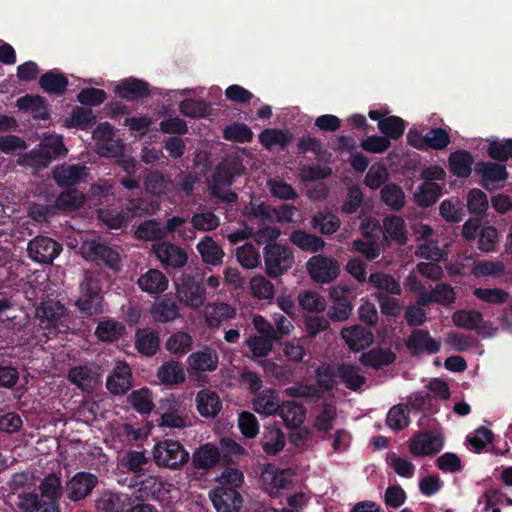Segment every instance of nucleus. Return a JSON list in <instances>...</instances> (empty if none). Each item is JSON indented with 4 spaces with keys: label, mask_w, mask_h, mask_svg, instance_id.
Wrapping results in <instances>:
<instances>
[{
    "label": "nucleus",
    "mask_w": 512,
    "mask_h": 512,
    "mask_svg": "<svg viewBox=\"0 0 512 512\" xmlns=\"http://www.w3.org/2000/svg\"><path fill=\"white\" fill-rule=\"evenodd\" d=\"M246 168L242 160L238 157H229L219 162L212 175L209 183V192L211 197L223 203H236L238 201V194L230 189L236 180L244 174Z\"/></svg>",
    "instance_id": "nucleus-1"
},
{
    "label": "nucleus",
    "mask_w": 512,
    "mask_h": 512,
    "mask_svg": "<svg viewBox=\"0 0 512 512\" xmlns=\"http://www.w3.org/2000/svg\"><path fill=\"white\" fill-rule=\"evenodd\" d=\"M80 249L83 257L97 266L115 273L121 270V256L118 250L101 238L85 241Z\"/></svg>",
    "instance_id": "nucleus-2"
},
{
    "label": "nucleus",
    "mask_w": 512,
    "mask_h": 512,
    "mask_svg": "<svg viewBox=\"0 0 512 512\" xmlns=\"http://www.w3.org/2000/svg\"><path fill=\"white\" fill-rule=\"evenodd\" d=\"M153 459L158 467L179 470L190 460V453L177 440L164 439L157 442L152 450Z\"/></svg>",
    "instance_id": "nucleus-3"
},
{
    "label": "nucleus",
    "mask_w": 512,
    "mask_h": 512,
    "mask_svg": "<svg viewBox=\"0 0 512 512\" xmlns=\"http://www.w3.org/2000/svg\"><path fill=\"white\" fill-rule=\"evenodd\" d=\"M35 316L39 320V327L43 329L44 336L49 339L68 328L65 323L67 309L60 302L41 303L36 308Z\"/></svg>",
    "instance_id": "nucleus-4"
},
{
    "label": "nucleus",
    "mask_w": 512,
    "mask_h": 512,
    "mask_svg": "<svg viewBox=\"0 0 512 512\" xmlns=\"http://www.w3.org/2000/svg\"><path fill=\"white\" fill-rule=\"evenodd\" d=\"M263 257L266 273L271 278L283 275L294 264L292 250L278 243L267 244L263 250Z\"/></svg>",
    "instance_id": "nucleus-5"
},
{
    "label": "nucleus",
    "mask_w": 512,
    "mask_h": 512,
    "mask_svg": "<svg viewBox=\"0 0 512 512\" xmlns=\"http://www.w3.org/2000/svg\"><path fill=\"white\" fill-rule=\"evenodd\" d=\"M178 300L191 309H198L206 300V289L201 280L190 274H182L180 282L176 284Z\"/></svg>",
    "instance_id": "nucleus-6"
},
{
    "label": "nucleus",
    "mask_w": 512,
    "mask_h": 512,
    "mask_svg": "<svg viewBox=\"0 0 512 512\" xmlns=\"http://www.w3.org/2000/svg\"><path fill=\"white\" fill-rule=\"evenodd\" d=\"M307 271L316 283L329 284L339 276L340 263L332 256L318 254L308 260Z\"/></svg>",
    "instance_id": "nucleus-7"
},
{
    "label": "nucleus",
    "mask_w": 512,
    "mask_h": 512,
    "mask_svg": "<svg viewBox=\"0 0 512 512\" xmlns=\"http://www.w3.org/2000/svg\"><path fill=\"white\" fill-rule=\"evenodd\" d=\"M81 295L75 306L85 316L97 315L103 312V296L97 280L85 278L80 285Z\"/></svg>",
    "instance_id": "nucleus-8"
},
{
    "label": "nucleus",
    "mask_w": 512,
    "mask_h": 512,
    "mask_svg": "<svg viewBox=\"0 0 512 512\" xmlns=\"http://www.w3.org/2000/svg\"><path fill=\"white\" fill-rule=\"evenodd\" d=\"M62 250L60 243L47 236L35 237L29 241L27 247L29 257L42 264H51Z\"/></svg>",
    "instance_id": "nucleus-9"
},
{
    "label": "nucleus",
    "mask_w": 512,
    "mask_h": 512,
    "mask_svg": "<svg viewBox=\"0 0 512 512\" xmlns=\"http://www.w3.org/2000/svg\"><path fill=\"white\" fill-rule=\"evenodd\" d=\"M475 172L481 176L480 185L488 191L501 188L496 183L504 182L509 177L506 166L498 161H479L475 165Z\"/></svg>",
    "instance_id": "nucleus-10"
},
{
    "label": "nucleus",
    "mask_w": 512,
    "mask_h": 512,
    "mask_svg": "<svg viewBox=\"0 0 512 512\" xmlns=\"http://www.w3.org/2000/svg\"><path fill=\"white\" fill-rule=\"evenodd\" d=\"M132 379V370L128 363L118 361L107 376L106 388L113 395H125L132 387Z\"/></svg>",
    "instance_id": "nucleus-11"
},
{
    "label": "nucleus",
    "mask_w": 512,
    "mask_h": 512,
    "mask_svg": "<svg viewBox=\"0 0 512 512\" xmlns=\"http://www.w3.org/2000/svg\"><path fill=\"white\" fill-rule=\"evenodd\" d=\"M210 499L217 512H239L243 504L239 491L226 486L211 490Z\"/></svg>",
    "instance_id": "nucleus-12"
},
{
    "label": "nucleus",
    "mask_w": 512,
    "mask_h": 512,
    "mask_svg": "<svg viewBox=\"0 0 512 512\" xmlns=\"http://www.w3.org/2000/svg\"><path fill=\"white\" fill-rule=\"evenodd\" d=\"M153 251L165 268H182L186 265L188 260L187 253L184 249L169 242L157 243Z\"/></svg>",
    "instance_id": "nucleus-13"
},
{
    "label": "nucleus",
    "mask_w": 512,
    "mask_h": 512,
    "mask_svg": "<svg viewBox=\"0 0 512 512\" xmlns=\"http://www.w3.org/2000/svg\"><path fill=\"white\" fill-rule=\"evenodd\" d=\"M406 347L415 357L422 354H435L439 352L441 344L431 337L428 330L414 329L406 340Z\"/></svg>",
    "instance_id": "nucleus-14"
},
{
    "label": "nucleus",
    "mask_w": 512,
    "mask_h": 512,
    "mask_svg": "<svg viewBox=\"0 0 512 512\" xmlns=\"http://www.w3.org/2000/svg\"><path fill=\"white\" fill-rule=\"evenodd\" d=\"M340 335L353 352L364 350L374 342V334L371 329L360 324L342 328Z\"/></svg>",
    "instance_id": "nucleus-15"
},
{
    "label": "nucleus",
    "mask_w": 512,
    "mask_h": 512,
    "mask_svg": "<svg viewBox=\"0 0 512 512\" xmlns=\"http://www.w3.org/2000/svg\"><path fill=\"white\" fill-rule=\"evenodd\" d=\"M136 501L127 493L104 491L96 500L100 512H129Z\"/></svg>",
    "instance_id": "nucleus-16"
},
{
    "label": "nucleus",
    "mask_w": 512,
    "mask_h": 512,
    "mask_svg": "<svg viewBox=\"0 0 512 512\" xmlns=\"http://www.w3.org/2000/svg\"><path fill=\"white\" fill-rule=\"evenodd\" d=\"M443 445V437L440 434L426 431L412 438L410 452L416 457L436 455Z\"/></svg>",
    "instance_id": "nucleus-17"
},
{
    "label": "nucleus",
    "mask_w": 512,
    "mask_h": 512,
    "mask_svg": "<svg viewBox=\"0 0 512 512\" xmlns=\"http://www.w3.org/2000/svg\"><path fill=\"white\" fill-rule=\"evenodd\" d=\"M98 484L96 475L80 471L77 472L67 483L69 498L72 501H79L86 498Z\"/></svg>",
    "instance_id": "nucleus-18"
},
{
    "label": "nucleus",
    "mask_w": 512,
    "mask_h": 512,
    "mask_svg": "<svg viewBox=\"0 0 512 512\" xmlns=\"http://www.w3.org/2000/svg\"><path fill=\"white\" fill-rule=\"evenodd\" d=\"M150 314L156 323H169L181 317L180 308L176 299L164 295L151 306Z\"/></svg>",
    "instance_id": "nucleus-19"
},
{
    "label": "nucleus",
    "mask_w": 512,
    "mask_h": 512,
    "mask_svg": "<svg viewBox=\"0 0 512 512\" xmlns=\"http://www.w3.org/2000/svg\"><path fill=\"white\" fill-rule=\"evenodd\" d=\"M191 459L195 469L205 472L222 463L220 449L211 443L201 445L194 451Z\"/></svg>",
    "instance_id": "nucleus-20"
},
{
    "label": "nucleus",
    "mask_w": 512,
    "mask_h": 512,
    "mask_svg": "<svg viewBox=\"0 0 512 512\" xmlns=\"http://www.w3.org/2000/svg\"><path fill=\"white\" fill-rule=\"evenodd\" d=\"M115 94L128 101H137L150 96L149 84L138 78L122 80L114 89Z\"/></svg>",
    "instance_id": "nucleus-21"
},
{
    "label": "nucleus",
    "mask_w": 512,
    "mask_h": 512,
    "mask_svg": "<svg viewBox=\"0 0 512 512\" xmlns=\"http://www.w3.org/2000/svg\"><path fill=\"white\" fill-rule=\"evenodd\" d=\"M87 175V167L79 164L58 166L53 171V179L61 188L77 185Z\"/></svg>",
    "instance_id": "nucleus-22"
},
{
    "label": "nucleus",
    "mask_w": 512,
    "mask_h": 512,
    "mask_svg": "<svg viewBox=\"0 0 512 512\" xmlns=\"http://www.w3.org/2000/svg\"><path fill=\"white\" fill-rule=\"evenodd\" d=\"M281 403L279 392L273 388L263 389L252 401L254 411L265 416L277 414Z\"/></svg>",
    "instance_id": "nucleus-23"
},
{
    "label": "nucleus",
    "mask_w": 512,
    "mask_h": 512,
    "mask_svg": "<svg viewBox=\"0 0 512 512\" xmlns=\"http://www.w3.org/2000/svg\"><path fill=\"white\" fill-rule=\"evenodd\" d=\"M160 347L159 333L152 328H138L135 333V348L146 357L154 356Z\"/></svg>",
    "instance_id": "nucleus-24"
},
{
    "label": "nucleus",
    "mask_w": 512,
    "mask_h": 512,
    "mask_svg": "<svg viewBox=\"0 0 512 512\" xmlns=\"http://www.w3.org/2000/svg\"><path fill=\"white\" fill-rule=\"evenodd\" d=\"M287 428L300 427L306 418V408L296 401H283L277 413Z\"/></svg>",
    "instance_id": "nucleus-25"
},
{
    "label": "nucleus",
    "mask_w": 512,
    "mask_h": 512,
    "mask_svg": "<svg viewBox=\"0 0 512 512\" xmlns=\"http://www.w3.org/2000/svg\"><path fill=\"white\" fill-rule=\"evenodd\" d=\"M473 164L472 154L464 149L456 150L448 157L449 170L458 178H468L472 173Z\"/></svg>",
    "instance_id": "nucleus-26"
},
{
    "label": "nucleus",
    "mask_w": 512,
    "mask_h": 512,
    "mask_svg": "<svg viewBox=\"0 0 512 512\" xmlns=\"http://www.w3.org/2000/svg\"><path fill=\"white\" fill-rule=\"evenodd\" d=\"M138 287L148 294H160L168 287L167 277L158 269H149L137 280Z\"/></svg>",
    "instance_id": "nucleus-27"
},
{
    "label": "nucleus",
    "mask_w": 512,
    "mask_h": 512,
    "mask_svg": "<svg viewBox=\"0 0 512 512\" xmlns=\"http://www.w3.org/2000/svg\"><path fill=\"white\" fill-rule=\"evenodd\" d=\"M196 406L202 417L214 418L221 411L222 402L216 392L200 390L196 395Z\"/></svg>",
    "instance_id": "nucleus-28"
},
{
    "label": "nucleus",
    "mask_w": 512,
    "mask_h": 512,
    "mask_svg": "<svg viewBox=\"0 0 512 512\" xmlns=\"http://www.w3.org/2000/svg\"><path fill=\"white\" fill-rule=\"evenodd\" d=\"M19 508L23 512H60L59 504L50 502V499L43 498L38 494L26 493L20 495Z\"/></svg>",
    "instance_id": "nucleus-29"
},
{
    "label": "nucleus",
    "mask_w": 512,
    "mask_h": 512,
    "mask_svg": "<svg viewBox=\"0 0 512 512\" xmlns=\"http://www.w3.org/2000/svg\"><path fill=\"white\" fill-rule=\"evenodd\" d=\"M156 376L161 384L167 386L179 385L186 380V373L182 364L173 360L164 362L157 369Z\"/></svg>",
    "instance_id": "nucleus-30"
},
{
    "label": "nucleus",
    "mask_w": 512,
    "mask_h": 512,
    "mask_svg": "<svg viewBox=\"0 0 512 512\" xmlns=\"http://www.w3.org/2000/svg\"><path fill=\"white\" fill-rule=\"evenodd\" d=\"M396 360L395 353L389 348H381L376 347L368 352L362 353L360 356V362L366 366L373 369H381L383 367L389 366L394 363Z\"/></svg>",
    "instance_id": "nucleus-31"
},
{
    "label": "nucleus",
    "mask_w": 512,
    "mask_h": 512,
    "mask_svg": "<svg viewBox=\"0 0 512 512\" xmlns=\"http://www.w3.org/2000/svg\"><path fill=\"white\" fill-rule=\"evenodd\" d=\"M68 78L55 70H49L43 73L39 79L41 89L51 95L61 96L68 87Z\"/></svg>",
    "instance_id": "nucleus-32"
},
{
    "label": "nucleus",
    "mask_w": 512,
    "mask_h": 512,
    "mask_svg": "<svg viewBox=\"0 0 512 512\" xmlns=\"http://www.w3.org/2000/svg\"><path fill=\"white\" fill-rule=\"evenodd\" d=\"M190 367L200 372H211L217 368L218 355L216 351L210 347H206L201 351L193 352L188 357Z\"/></svg>",
    "instance_id": "nucleus-33"
},
{
    "label": "nucleus",
    "mask_w": 512,
    "mask_h": 512,
    "mask_svg": "<svg viewBox=\"0 0 512 512\" xmlns=\"http://www.w3.org/2000/svg\"><path fill=\"white\" fill-rule=\"evenodd\" d=\"M96 124V116L89 108L76 106L72 109L71 114L64 121L67 128H76L87 131Z\"/></svg>",
    "instance_id": "nucleus-34"
},
{
    "label": "nucleus",
    "mask_w": 512,
    "mask_h": 512,
    "mask_svg": "<svg viewBox=\"0 0 512 512\" xmlns=\"http://www.w3.org/2000/svg\"><path fill=\"white\" fill-rule=\"evenodd\" d=\"M17 106L20 110L31 111L35 119L47 120L49 118L48 105L43 96L25 95L17 100Z\"/></svg>",
    "instance_id": "nucleus-35"
},
{
    "label": "nucleus",
    "mask_w": 512,
    "mask_h": 512,
    "mask_svg": "<svg viewBox=\"0 0 512 512\" xmlns=\"http://www.w3.org/2000/svg\"><path fill=\"white\" fill-rule=\"evenodd\" d=\"M337 376L352 391H358L366 382L365 376L360 374V368L350 363L339 365Z\"/></svg>",
    "instance_id": "nucleus-36"
},
{
    "label": "nucleus",
    "mask_w": 512,
    "mask_h": 512,
    "mask_svg": "<svg viewBox=\"0 0 512 512\" xmlns=\"http://www.w3.org/2000/svg\"><path fill=\"white\" fill-rule=\"evenodd\" d=\"M442 195V187L435 182H423L414 193L418 206L427 208L434 205Z\"/></svg>",
    "instance_id": "nucleus-37"
},
{
    "label": "nucleus",
    "mask_w": 512,
    "mask_h": 512,
    "mask_svg": "<svg viewBox=\"0 0 512 512\" xmlns=\"http://www.w3.org/2000/svg\"><path fill=\"white\" fill-rule=\"evenodd\" d=\"M290 241L303 251L318 252L325 247V241L321 237L299 229L291 233Z\"/></svg>",
    "instance_id": "nucleus-38"
},
{
    "label": "nucleus",
    "mask_w": 512,
    "mask_h": 512,
    "mask_svg": "<svg viewBox=\"0 0 512 512\" xmlns=\"http://www.w3.org/2000/svg\"><path fill=\"white\" fill-rule=\"evenodd\" d=\"M197 251L201 255L203 262L214 266L219 265L224 256L221 247L210 236H205L197 244Z\"/></svg>",
    "instance_id": "nucleus-39"
},
{
    "label": "nucleus",
    "mask_w": 512,
    "mask_h": 512,
    "mask_svg": "<svg viewBox=\"0 0 512 512\" xmlns=\"http://www.w3.org/2000/svg\"><path fill=\"white\" fill-rule=\"evenodd\" d=\"M127 402L141 415L150 414L155 407L152 393L146 387L132 391L127 397Z\"/></svg>",
    "instance_id": "nucleus-40"
},
{
    "label": "nucleus",
    "mask_w": 512,
    "mask_h": 512,
    "mask_svg": "<svg viewBox=\"0 0 512 512\" xmlns=\"http://www.w3.org/2000/svg\"><path fill=\"white\" fill-rule=\"evenodd\" d=\"M125 332V327L122 323L106 319L98 323L95 335L102 342H114L119 340Z\"/></svg>",
    "instance_id": "nucleus-41"
},
{
    "label": "nucleus",
    "mask_w": 512,
    "mask_h": 512,
    "mask_svg": "<svg viewBox=\"0 0 512 512\" xmlns=\"http://www.w3.org/2000/svg\"><path fill=\"white\" fill-rule=\"evenodd\" d=\"M285 446V436L279 427H266L262 448L268 455H277Z\"/></svg>",
    "instance_id": "nucleus-42"
},
{
    "label": "nucleus",
    "mask_w": 512,
    "mask_h": 512,
    "mask_svg": "<svg viewBox=\"0 0 512 512\" xmlns=\"http://www.w3.org/2000/svg\"><path fill=\"white\" fill-rule=\"evenodd\" d=\"M368 281L380 290L379 292L387 295H400L402 293L400 283L392 275L375 272L370 274Z\"/></svg>",
    "instance_id": "nucleus-43"
},
{
    "label": "nucleus",
    "mask_w": 512,
    "mask_h": 512,
    "mask_svg": "<svg viewBox=\"0 0 512 512\" xmlns=\"http://www.w3.org/2000/svg\"><path fill=\"white\" fill-rule=\"evenodd\" d=\"M311 224L320 233L331 235L340 228L341 221L335 214L319 211L312 217Z\"/></svg>",
    "instance_id": "nucleus-44"
},
{
    "label": "nucleus",
    "mask_w": 512,
    "mask_h": 512,
    "mask_svg": "<svg viewBox=\"0 0 512 512\" xmlns=\"http://www.w3.org/2000/svg\"><path fill=\"white\" fill-rule=\"evenodd\" d=\"M385 233L395 242L404 245L407 242L405 221L402 217L391 215L383 220Z\"/></svg>",
    "instance_id": "nucleus-45"
},
{
    "label": "nucleus",
    "mask_w": 512,
    "mask_h": 512,
    "mask_svg": "<svg viewBox=\"0 0 512 512\" xmlns=\"http://www.w3.org/2000/svg\"><path fill=\"white\" fill-rule=\"evenodd\" d=\"M95 376V371L87 365L73 367L68 372V380L83 390L94 386Z\"/></svg>",
    "instance_id": "nucleus-46"
},
{
    "label": "nucleus",
    "mask_w": 512,
    "mask_h": 512,
    "mask_svg": "<svg viewBox=\"0 0 512 512\" xmlns=\"http://www.w3.org/2000/svg\"><path fill=\"white\" fill-rule=\"evenodd\" d=\"M452 321L457 327L479 331L483 315L477 310H458L453 313Z\"/></svg>",
    "instance_id": "nucleus-47"
},
{
    "label": "nucleus",
    "mask_w": 512,
    "mask_h": 512,
    "mask_svg": "<svg viewBox=\"0 0 512 512\" xmlns=\"http://www.w3.org/2000/svg\"><path fill=\"white\" fill-rule=\"evenodd\" d=\"M170 184V178L158 170L150 171L144 180L145 190L157 196L166 194Z\"/></svg>",
    "instance_id": "nucleus-48"
},
{
    "label": "nucleus",
    "mask_w": 512,
    "mask_h": 512,
    "mask_svg": "<svg viewBox=\"0 0 512 512\" xmlns=\"http://www.w3.org/2000/svg\"><path fill=\"white\" fill-rule=\"evenodd\" d=\"M135 235L145 241H157L165 238V229L156 219H150L140 223Z\"/></svg>",
    "instance_id": "nucleus-49"
},
{
    "label": "nucleus",
    "mask_w": 512,
    "mask_h": 512,
    "mask_svg": "<svg viewBox=\"0 0 512 512\" xmlns=\"http://www.w3.org/2000/svg\"><path fill=\"white\" fill-rule=\"evenodd\" d=\"M381 200L394 211H399L404 207L405 195L400 186L390 183L385 185L381 191Z\"/></svg>",
    "instance_id": "nucleus-50"
},
{
    "label": "nucleus",
    "mask_w": 512,
    "mask_h": 512,
    "mask_svg": "<svg viewBox=\"0 0 512 512\" xmlns=\"http://www.w3.org/2000/svg\"><path fill=\"white\" fill-rule=\"evenodd\" d=\"M405 121L398 116H388L378 123V129L389 140H398L405 131Z\"/></svg>",
    "instance_id": "nucleus-51"
},
{
    "label": "nucleus",
    "mask_w": 512,
    "mask_h": 512,
    "mask_svg": "<svg viewBox=\"0 0 512 512\" xmlns=\"http://www.w3.org/2000/svg\"><path fill=\"white\" fill-rule=\"evenodd\" d=\"M253 136L252 130L240 122L231 123L223 130V138L231 142L249 143L253 140Z\"/></svg>",
    "instance_id": "nucleus-52"
},
{
    "label": "nucleus",
    "mask_w": 512,
    "mask_h": 512,
    "mask_svg": "<svg viewBox=\"0 0 512 512\" xmlns=\"http://www.w3.org/2000/svg\"><path fill=\"white\" fill-rule=\"evenodd\" d=\"M210 104L202 99L188 98L179 104V111L190 118H203L208 114Z\"/></svg>",
    "instance_id": "nucleus-53"
},
{
    "label": "nucleus",
    "mask_w": 512,
    "mask_h": 512,
    "mask_svg": "<svg viewBox=\"0 0 512 512\" xmlns=\"http://www.w3.org/2000/svg\"><path fill=\"white\" fill-rule=\"evenodd\" d=\"M337 412L335 405L324 402L322 410L317 414L314 422V427L319 432H329L336 420Z\"/></svg>",
    "instance_id": "nucleus-54"
},
{
    "label": "nucleus",
    "mask_w": 512,
    "mask_h": 512,
    "mask_svg": "<svg viewBox=\"0 0 512 512\" xmlns=\"http://www.w3.org/2000/svg\"><path fill=\"white\" fill-rule=\"evenodd\" d=\"M39 488L41 492L39 496L50 499V502L59 504V499L61 497V480L56 474L51 473L46 476L41 482Z\"/></svg>",
    "instance_id": "nucleus-55"
},
{
    "label": "nucleus",
    "mask_w": 512,
    "mask_h": 512,
    "mask_svg": "<svg viewBox=\"0 0 512 512\" xmlns=\"http://www.w3.org/2000/svg\"><path fill=\"white\" fill-rule=\"evenodd\" d=\"M239 264L246 269H253L260 263V253L252 243H245L236 249Z\"/></svg>",
    "instance_id": "nucleus-56"
},
{
    "label": "nucleus",
    "mask_w": 512,
    "mask_h": 512,
    "mask_svg": "<svg viewBox=\"0 0 512 512\" xmlns=\"http://www.w3.org/2000/svg\"><path fill=\"white\" fill-rule=\"evenodd\" d=\"M299 305L308 312L321 313L326 309V300L315 291H305L298 296Z\"/></svg>",
    "instance_id": "nucleus-57"
},
{
    "label": "nucleus",
    "mask_w": 512,
    "mask_h": 512,
    "mask_svg": "<svg viewBox=\"0 0 512 512\" xmlns=\"http://www.w3.org/2000/svg\"><path fill=\"white\" fill-rule=\"evenodd\" d=\"M235 316V308L226 303H219L207 315V323L212 328H218L222 322L233 319Z\"/></svg>",
    "instance_id": "nucleus-58"
},
{
    "label": "nucleus",
    "mask_w": 512,
    "mask_h": 512,
    "mask_svg": "<svg viewBox=\"0 0 512 512\" xmlns=\"http://www.w3.org/2000/svg\"><path fill=\"white\" fill-rule=\"evenodd\" d=\"M488 156L498 162L512 159V139L491 141L487 148Z\"/></svg>",
    "instance_id": "nucleus-59"
},
{
    "label": "nucleus",
    "mask_w": 512,
    "mask_h": 512,
    "mask_svg": "<svg viewBox=\"0 0 512 512\" xmlns=\"http://www.w3.org/2000/svg\"><path fill=\"white\" fill-rule=\"evenodd\" d=\"M472 274L476 277H499L505 272V265L499 261L483 260L474 264Z\"/></svg>",
    "instance_id": "nucleus-60"
},
{
    "label": "nucleus",
    "mask_w": 512,
    "mask_h": 512,
    "mask_svg": "<svg viewBox=\"0 0 512 512\" xmlns=\"http://www.w3.org/2000/svg\"><path fill=\"white\" fill-rule=\"evenodd\" d=\"M489 203L485 192L473 188L467 194V208L471 214L483 215L488 209Z\"/></svg>",
    "instance_id": "nucleus-61"
},
{
    "label": "nucleus",
    "mask_w": 512,
    "mask_h": 512,
    "mask_svg": "<svg viewBox=\"0 0 512 512\" xmlns=\"http://www.w3.org/2000/svg\"><path fill=\"white\" fill-rule=\"evenodd\" d=\"M493 440V432L485 426L478 427L472 435L467 436V442L476 453L483 451Z\"/></svg>",
    "instance_id": "nucleus-62"
},
{
    "label": "nucleus",
    "mask_w": 512,
    "mask_h": 512,
    "mask_svg": "<svg viewBox=\"0 0 512 512\" xmlns=\"http://www.w3.org/2000/svg\"><path fill=\"white\" fill-rule=\"evenodd\" d=\"M424 141H426V149L443 150L449 145L451 138L444 128L437 127L431 128L425 134Z\"/></svg>",
    "instance_id": "nucleus-63"
},
{
    "label": "nucleus",
    "mask_w": 512,
    "mask_h": 512,
    "mask_svg": "<svg viewBox=\"0 0 512 512\" xmlns=\"http://www.w3.org/2000/svg\"><path fill=\"white\" fill-rule=\"evenodd\" d=\"M238 428L245 438L253 439L259 433V422L249 411H242L238 416Z\"/></svg>",
    "instance_id": "nucleus-64"
}]
</instances>
